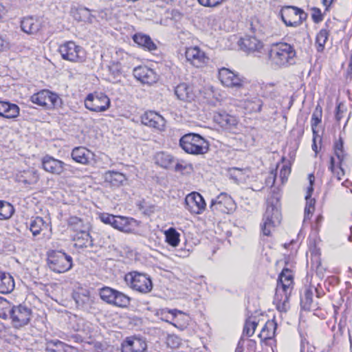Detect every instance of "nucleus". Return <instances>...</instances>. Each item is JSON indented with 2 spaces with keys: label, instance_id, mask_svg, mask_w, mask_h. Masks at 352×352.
<instances>
[{
  "label": "nucleus",
  "instance_id": "nucleus-26",
  "mask_svg": "<svg viewBox=\"0 0 352 352\" xmlns=\"http://www.w3.org/2000/svg\"><path fill=\"white\" fill-rule=\"evenodd\" d=\"M242 105L248 113H259L262 109L263 102L257 96H249L243 100Z\"/></svg>",
  "mask_w": 352,
  "mask_h": 352
},
{
  "label": "nucleus",
  "instance_id": "nucleus-35",
  "mask_svg": "<svg viewBox=\"0 0 352 352\" xmlns=\"http://www.w3.org/2000/svg\"><path fill=\"white\" fill-rule=\"evenodd\" d=\"M276 323L273 320H268L263 327L258 336L261 340L271 339L275 332Z\"/></svg>",
  "mask_w": 352,
  "mask_h": 352
},
{
  "label": "nucleus",
  "instance_id": "nucleus-62",
  "mask_svg": "<svg viewBox=\"0 0 352 352\" xmlns=\"http://www.w3.org/2000/svg\"><path fill=\"white\" fill-rule=\"evenodd\" d=\"M312 149H313L316 153H317V152H318V151H317V146H316V138H315V137H314V138H313Z\"/></svg>",
  "mask_w": 352,
  "mask_h": 352
},
{
  "label": "nucleus",
  "instance_id": "nucleus-15",
  "mask_svg": "<svg viewBox=\"0 0 352 352\" xmlns=\"http://www.w3.org/2000/svg\"><path fill=\"white\" fill-rule=\"evenodd\" d=\"M185 208L192 214H201L206 208L203 197L197 192L189 193L184 200Z\"/></svg>",
  "mask_w": 352,
  "mask_h": 352
},
{
  "label": "nucleus",
  "instance_id": "nucleus-10",
  "mask_svg": "<svg viewBox=\"0 0 352 352\" xmlns=\"http://www.w3.org/2000/svg\"><path fill=\"white\" fill-rule=\"evenodd\" d=\"M110 105V99L102 92L89 94L85 100V107L91 111L103 112L107 111Z\"/></svg>",
  "mask_w": 352,
  "mask_h": 352
},
{
  "label": "nucleus",
  "instance_id": "nucleus-3",
  "mask_svg": "<svg viewBox=\"0 0 352 352\" xmlns=\"http://www.w3.org/2000/svg\"><path fill=\"white\" fill-rule=\"evenodd\" d=\"M296 52L294 47L287 43H277L272 45L269 57L273 65L285 67L295 63Z\"/></svg>",
  "mask_w": 352,
  "mask_h": 352
},
{
  "label": "nucleus",
  "instance_id": "nucleus-40",
  "mask_svg": "<svg viewBox=\"0 0 352 352\" xmlns=\"http://www.w3.org/2000/svg\"><path fill=\"white\" fill-rule=\"evenodd\" d=\"M329 32L327 30H321L316 36V44L318 45L317 50L322 52L324 49V45L328 39Z\"/></svg>",
  "mask_w": 352,
  "mask_h": 352
},
{
  "label": "nucleus",
  "instance_id": "nucleus-47",
  "mask_svg": "<svg viewBox=\"0 0 352 352\" xmlns=\"http://www.w3.org/2000/svg\"><path fill=\"white\" fill-rule=\"evenodd\" d=\"M307 200V204L305 208V219H310L315 210V200L308 197Z\"/></svg>",
  "mask_w": 352,
  "mask_h": 352
},
{
  "label": "nucleus",
  "instance_id": "nucleus-9",
  "mask_svg": "<svg viewBox=\"0 0 352 352\" xmlns=\"http://www.w3.org/2000/svg\"><path fill=\"white\" fill-rule=\"evenodd\" d=\"M283 23L287 26L297 27L306 20L307 14L295 6L283 7L280 13Z\"/></svg>",
  "mask_w": 352,
  "mask_h": 352
},
{
  "label": "nucleus",
  "instance_id": "nucleus-52",
  "mask_svg": "<svg viewBox=\"0 0 352 352\" xmlns=\"http://www.w3.org/2000/svg\"><path fill=\"white\" fill-rule=\"evenodd\" d=\"M114 215L109 213H101L99 215L100 220L105 224H111V221L113 219Z\"/></svg>",
  "mask_w": 352,
  "mask_h": 352
},
{
  "label": "nucleus",
  "instance_id": "nucleus-37",
  "mask_svg": "<svg viewBox=\"0 0 352 352\" xmlns=\"http://www.w3.org/2000/svg\"><path fill=\"white\" fill-rule=\"evenodd\" d=\"M166 242L173 247H176L179 243L180 234L173 228H170L164 232Z\"/></svg>",
  "mask_w": 352,
  "mask_h": 352
},
{
  "label": "nucleus",
  "instance_id": "nucleus-12",
  "mask_svg": "<svg viewBox=\"0 0 352 352\" xmlns=\"http://www.w3.org/2000/svg\"><path fill=\"white\" fill-rule=\"evenodd\" d=\"M219 79L223 85L236 91L243 90L245 85L244 78L226 67L219 70Z\"/></svg>",
  "mask_w": 352,
  "mask_h": 352
},
{
  "label": "nucleus",
  "instance_id": "nucleus-50",
  "mask_svg": "<svg viewBox=\"0 0 352 352\" xmlns=\"http://www.w3.org/2000/svg\"><path fill=\"white\" fill-rule=\"evenodd\" d=\"M224 0H198V2L205 7H217L221 5Z\"/></svg>",
  "mask_w": 352,
  "mask_h": 352
},
{
  "label": "nucleus",
  "instance_id": "nucleus-36",
  "mask_svg": "<svg viewBox=\"0 0 352 352\" xmlns=\"http://www.w3.org/2000/svg\"><path fill=\"white\" fill-rule=\"evenodd\" d=\"M155 162L160 166L168 168H170L174 162V157L165 152L157 153L155 155Z\"/></svg>",
  "mask_w": 352,
  "mask_h": 352
},
{
  "label": "nucleus",
  "instance_id": "nucleus-19",
  "mask_svg": "<svg viewBox=\"0 0 352 352\" xmlns=\"http://www.w3.org/2000/svg\"><path fill=\"white\" fill-rule=\"evenodd\" d=\"M141 121L143 124L160 131L164 130L166 124L165 119L153 111L145 112L141 117Z\"/></svg>",
  "mask_w": 352,
  "mask_h": 352
},
{
  "label": "nucleus",
  "instance_id": "nucleus-22",
  "mask_svg": "<svg viewBox=\"0 0 352 352\" xmlns=\"http://www.w3.org/2000/svg\"><path fill=\"white\" fill-rule=\"evenodd\" d=\"M72 240L74 241V247L78 249L91 248L95 245L94 239L90 235L89 230L74 234Z\"/></svg>",
  "mask_w": 352,
  "mask_h": 352
},
{
  "label": "nucleus",
  "instance_id": "nucleus-59",
  "mask_svg": "<svg viewBox=\"0 0 352 352\" xmlns=\"http://www.w3.org/2000/svg\"><path fill=\"white\" fill-rule=\"evenodd\" d=\"M186 169V166L182 164L177 162L175 166V170L176 172H182Z\"/></svg>",
  "mask_w": 352,
  "mask_h": 352
},
{
  "label": "nucleus",
  "instance_id": "nucleus-53",
  "mask_svg": "<svg viewBox=\"0 0 352 352\" xmlns=\"http://www.w3.org/2000/svg\"><path fill=\"white\" fill-rule=\"evenodd\" d=\"M290 168L287 166L283 165L280 170V177L281 178L282 182L287 179L288 175L290 174Z\"/></svg>",
  "mask_w": 352,
  "mask_h": 352
},
{
  "label": "nucleus",
  "instance_id": "nucleus-39",
  "mask_svg": "<svg viewBox=\"0 0 352 352\" xmlns=\"http://www.w3.org/2000/svg\"><path fill=\"white\" fill-rule=\"evenodd\" d=\"M44 221L41 217H37L34 219L31 220L30 223V230L34 236L40 234L42 228L44 226Z\"/></svg>",
  "mask_w": 352,
  "mask_h": 352
},
{
  "label": "nucleus",
  "instance_id": "nucleus-4",
  "mask_svg": "<svg viewBox=\"0 0 352 352\" xmlns=\"http://www.w3.org/2000/svg\"><path fill=\"white\" fill-rule=\"evenodd\" d=\"M209 142L198 133H189L179 140L180 147L191 155H204L209 151Z\"/></svg>",
  "mask_w": 352,
  "mask_h": 352
},
{
  "label": "nucleus",
  "instance_id": "nucleus-11",
  "mask_svg": "<svg viewBox=\"0 0 352 352\" xmlns=\"http://www.w3.org/2000/svg\"><path fill=\"white\" fill-rule=\"evenodd\" d=\"M58 52L63 59L71 62H82L85 58V53L82 47L73 41H67L60 45Z\"/></svg>",
  "mask_w": 352,
  "mask_h": 352
},
{
  "label": "nucleus",
  "instance_id": "nucleus-56",
  "mask_svg": "<svg viewBox=\"0 0 352 352\" xmlns=\"http://www.w3.org/2000/svg\"><path fill=\"white\" fill-rule=\"evenodd\" d=\"M344 105L342 103H339L336 107V119L337 121H340L342 118V113L344 112Z\"/></svg>",
  "mask_w": 352,
  "mask_h": 352
},
{
  "label": "nucleus",
  "instance_id": "nucleus-31",
  "mask_svg": "<svg viewBox=\"0 0 352 352\" xmlns=\"http://www.w3.org/2000/svg\"><path fill=\"white\" fill-rule=\"evenodd\" d=\"M104 182L114 187H118L126 181V176L118 171L109 170L104 175Z\"/></svg>",
  "mask_w": 352,
  "mask_h": 352
},
{
  "label": "nucleus",
  "instance_id": "nucleus-33",
  "mask_svg": "<svg viewBox=\"0 0 352 352\" xmlns=\"http://www.w3.org/2000/svg\"><path fill=\"white\" fill-rule=\"evenodd\" d=\"M67 224L69 229L75 234L89 230V224L85 223L82 219L75 216L69 218Z\"/></svg>",
  "mask_w": 352,
  "mask_h": 352
},
{
  "label": "nucleus",
  "instance_id": "nucleus-46",
  "mask_svg": "<svg viewBox=\"0 0 352 352\" xmlns=\"http://www.w3.org/2000/svg\"><path fill=\"white\" fill-rule=\"evenodd\" d=\"M256 327L257 323L255 321H251L250 320H246L243 328V334H245L248 337L252 336Z\"/></svg>",
  "mask_w": 352,
  "mask_h": 352
},
{
  "label": "nucleus",
  "instance_id": "nucleus-25",
  "mask_svg": "<svg viewBox=\"0 0 352 352\" xmlns=\"http://www.w3.org/2000/svg\"><path fill=\"white\" fill-rule=\"evenodd\" d=\"M241 48L247 52H259L263 48L262 42L256 36H245L239 41Z\"/></svg>",
  "mask_w": 352,
  "mask_h": 352
},
{
  "label": "nucleus",
  "instance_id": "nucleus-54",
  "mask_svg": "<svg viewBox=\"0 0 352 352\" xmlns=\"http://www.w3.org/2000/svg\"><path fill=\"white\" fill-rule=\"evenodd\" d=\"M315 177L313 174H310L309 175V186L307 188V195L305 196V199H308V197H311V194L314 191L313 185L314 183Z\"/></svg>",
  "mask_w": 352,
  "mask_h": 352
},
{
  "label": "nucleus",
  "instance_id": "nucleus-60",
  "mask_svg": "<svg viewBox=\"0 0 352 352\" xmlns=\"http://www.w3.org/2000/svg\"><path fill=\"white\" fill-rule=\"evenodd\" d=\"M8 47V43L6 41L0 36V51Z\"/></svg>",
  "mask_w": 352,
  "mask_h": 352
},
{
  "label": "nucleus",
  "instance_id": "nucleus-7",
  "mask_svg": "<svg viewBox=\"0 0 352 352\" xmlns=\"http://www.w3.org/2000/svg\"><path fill=\"white\" fill-rule=\"evenodd\" d=\"M30 100L33 103L47 109L58 108L62 105V99L60 96L48 89H42L34 94Z\"/></svg>",
  "mask_w": 352,
  "mask_h": 352
},
{
  "label": "nucleus",
  "instance_id": "nucleus-23",
  "mask_svg": "<svg viewBox=\"0 0 352 352\" xmlns=\"http://www.w3.org/2000/svg\"><path fill=\"white\" fill-rule=\"evenodd\" d=\"M20 108L8 101H0V116L6 119H14L19 115Z\"/></svg>",
  "mask_w": 352,
  "mask_h": 352
},
{
  "label": "nucleus",
  "instance_id": "nucleus-6",
  "mask_svg": "<svg viewBox=\"0 0 352 352\" xmlns=\"http://www.w3.org/2000/svg\"><path fill=\"white\" fill-rule=\"evenodd\" d=\"M126 284L133 290L142 294L150 292L153 288L151 279L146 274L131 272L125 275Z\"/></svg>",
  "mask_w": 352,
  "mask_h": 352
},
{
  "label": "nucleus",
  "instance_id": "nucleus-32",
  "mask_svg": "<svg viewBox=\"0 0 352 352\" xmlns=\"http://www.w3.org/2000/svg\"><path fill=\"white\" fill-rule=\"evenodd\" d=\"M14 288L13 277L8 273L0 271V292L10 293Z\"/></svg>",
  "mask_w": 352,
  "mask_h": 352
},
{
  "label": "nucleus",
  "instance_id": "nucleus-58",
  "mask_svg": "<svg viewBox=\"0 0 352 352\" xmlns=\"http://www.w3.org/2000/svg\"><path fill=\"white\" fill-rule=\"evenodd\" d=\"M7 12L8 9L6 8L5 6L0 3V19H3Z\"/></svg>",
  "mask_w": 352,
  "mask_h": 352
},
{
  "label": "nucleus",
  "instance_id": "nucleus-43",
  "mask_svg": "<svg viewBox=\"0 0 352 352\" xmlns=\"http://www.w3.org/2000/svg\"><path fill=\"white\" fill-rule=\"evenodd\" d=\"M11 303L3 298L0 297V318H8V311L10 309Z\"/></svg>",
  "mask_w": 352,
  "mask_h": 352
},
{
  "label": "nucleus",
  "instance_id": "nucleus-57",
  "mask_svg": "<svg viewBox=\"0 0 352 352\" xmlns=\"http://www.w3.org/2000/svg\"><path fill=\"white\" fill-rule=\"evenodd\" d=\"M312 296L313 293L311 289H307L305 292V299L306 300V304L310 305L312 302Z\"/></svg>",
  "mask_w": 352,
  "mask_h": 352
},
{
  "label": "nucleus",
  "instance_id": "nucleus-45",
  "mask_svg": "<svg viewBox=\"0 0 352 352\" xmlns=\"http://www.w3.org/2000/svg\"><path fill=\"white\" fill-rule=\"evenodd\" d=\"M250 30L254 34H262L263 28L260 21L256 17L251 18L250 21Z\"/></svg>",
  "mask_w": 352,
  "mask_h": 352
},
{
  "label": "nucleus",
  "instance_id": "nucleus-61",
  "mask_svg": "<svg viewBox=\"0 0 352 352\" xmlns=\"http://www.w3.org/2000/svg\"><path fill=\"white\" fill-rule=\"evenodd\" d=\"M33 175H34V182H28L27 180H24L23 182L25 184H32V183L36 182L38 179V175L36 172H33Z\"/></svg>",
  "mask_w": 352,
  "mask_h": 352
},
{
  "label": "nucleus",
  "instance_id": "nucleus-55",
  "mask_svg": "<svg viewBox=\"0 0 352 352\" xmlns=\"http://www.w3.org/2000/svg\"><path fill=\"white\" fill-rule=\"evenodd\" d=\"M64 345H65V344L63 342H61V341H60L58 340H50V341L47 342V343L46 349L47 351H50L51 352H55L54 349H50L51 346H63Z\"/></svg>",
  "mask_w": 352,
  "mask_h": 352
},
{
  "label": "nucleus",
  "instance_id": "nucleus-41",
  "mask_svg": "<svg viewBox=\"0 0 352 352\" xmlns=\"http://www.w3.org/2000/svg\"><path fill=\"white\" fill-rule=\"evenodd\" d=\"M179 314H182V311H179L177 309H165L160 311V314H159L161 316V319L162 320H164L167 322L172 323L169 320L172 319L173 320L177 315Z\"/></svg>",
  "mask_w": 352,
  "mask_h": 352
},
{
  "label": "nucleus",
  "instance_id": "nucleus-27",
  "mask_svg": "<svg viewBox=\"0 0 352 352\" xmlns=\"http://www.w3.org/2000/svg\"><path fill=\"white\" fill-rule=\"evenodd\" d=\"M21 30L28 34H34L39 31L41 28V21L32 16H27L21 22Z\"/></svg>",
  "mask_w": 352,
  "mask_h": 352
},
{
  "label": "nucleus",
  "instance_id": "nucleus-44",
  "mask_svg": "<svg viewBox=\"0 0 352 352\" xmlns=\"http://www.w3.org/2000/svg\"><path fill=\"white\" fill-rule=\"evenodd\" d=\"M322 117V108L319 106L316 107L314 112L312 114L311 117V127L313 133L315 134L316 133L315 128L317 125L321 122Z\"/></svg>",
  "mask_w": 352,
  "mask_h": 352
},
{
  "label": "nucleus",
  "instance_id": "nucleus-42",
  "mask_svg": "<svg viewBox=\"0 0 352 352\" xmlns=\"http://www.w3.org/2000/svg\"><path fill=\"white\" fill-rule=\"evenodd\" d=\"M74 299L77 307L82 309H86L89 302V296L85 294H76L74 296Z\"/></svg>",
  "mask_w": 352,
  "mask_h": 352
},
{
  "label": "nucleus",
  "instance_id": "nucleus-1",
  "mask_svg": "<svg viewBox=\"0 0 352 352\" xmlns=\"http://www.w3.org/2000/svg\"><path fill=\"white\" fill-rule=\"evenodd\" d=\"M292 271L284 268L278 276L274 303L280 312H287L289 308V299L292 289Z\"/></svg>",
  "mask_w": 352,
  "mask_h": 352
},
{
  "label": "nucleus",
  "instance_id": "nucleus-24",
  "mask_svg": "<svg viewBox=\"0 0 352 352\" xmlns=\"http://www.w3.org/2000/svg\"><path fill=\"white\" fill-rule=\"evenodd\" d=\"M71 156L77 163L88 164L94 154L84 146H78L72 150Z\"/></svg>",
  "mask_w": 352,
  "mask_h": 352
},
{
  "label": "nucleus",
  "instance_id": "nucleus-17",
  "mask_svg": "<svg viewBox=\"0 0 352 352\" xmlns=\"http://www.w3.org/2000/svg\"><path fill=\"white\" fill-rule=\"evenodd\" d=\"M111 226L124 233H131L137 227V221L133 218H129L124 216L114 215Z\"/></svg>",
  "mask_w": 352,
  "mask_h": 352
},
{
  "label": "nucleus",
  "instance_id": "nucleus-48",
  "mask_svg": "<svg viewBox=\"0 0 352 352\" xmlns=\"http://www.w3.org/2000/svg\"><path fill=\"white\" fill-rule=\"evenodd\" d=\"M341 164L342 163H340V164L339 163V166L338 168V170L337 172H336L335 159L333 157H331L330 166H329V168L333 173L336 175L337 179L338 180H341L342 177L344 176V171L343 168L341 167Z\"/></svg>",
  "mask_w": 352,
  "mask_h": 352
},
{
  "label": "nucleus",
  "instance_id": "nucleus-14",
  "mask_svg": "<svg viewBox=\"0 0 352 352\" xmlns=\"http://www.w3.org/2000/svg\"><path fill=\"white\" fill-rule=\"evenodd\" d=\"M236 205L232 198L225 192H221L217 197L212 199L210 208L215 213L228 214L235 209Z\"/></svg>",
  "mask_w": 352,
  "mask_h": 352
},
{
  "label": "nucleus",
  "instance_id": "nucleus-30",
  "mask_svg": "<svg viewBox=\"0 0 352 352\" xmlns=\"http://www.w3.org/2000/svg\"><path fill=\"white\" fill-rule=\"evenodd\" d=\"M133 40L139 46L149 52L157 50L156 44L148 35L142 33H136L133 36Z\"/></svg>",
  "mask_w": 352,
  "mask_h": 352
},
{
  "label": "nucleus",
  "instance_id": "nucleus-20",
  "mask_svg": "<svg viewBox=\"0 0 352 352\" xmlns=\"http://www.w3.org/2000/svg\"><path fill=\"white\" fill-rule=\"evenodd\" d=\"M122 352H144L147 348L146 341L140 338L128 337L122 343Z\"/></svg>",
  "mask_w": 352,
  "mask_h": 352
},
{
  "label": "nucleus",
  "instance_id": "nucleus-38",
  "mask_svg": "<svg viewBox=\"0 0 352 352\" xmlns=\"http://www.w3.org/2000/svg\"><path fill=\"white\" fill-rule=\"evenodd\" d=\"M14 211V209L12 204L5 201H0V219L10 218Z\"/></svg>",
  "mask_w": 352,
  "mask_h": 352
},
{
  "label": "nucleus",
  "instance_id": "nucleus-2",
  "mask_svg": "<svg viewBox=\"0 0 352 352\" xmlns=\"http://www.w3.org/2000/svg\"><path fill=\"white\" fill-rule=\"evenodd\" d=\"M281 213L279 200L272 196L267 201V208L261 223V232L264 236H270L275 228L280 223Z\"/></svg>",
  "mask_w": 352,
  "mask_h": 352
},
{
  "label": "nucleus",
  "instance_id": "nucleus-34",
  "mask_svg": "<svg viewBox=\"0 0 352 352\" xmlns=\"http://www.w3.org/2000/svg\"><path fill=\"white\" fill-rule=\"evenodd\" d=\"M74 17L78 21L92 23L95 18L91 11L85 7H79L74 12Z\"/></svg>",
  "mask_w": 352,
  "mask_h": 352
},
{
  "label": "nucleus",
  "instance_id": "nucleus-49",
  "mask_svg": "<svg viewBox=\"0 0 352 352\" xmlns=\"http://www.w3.org/2000/svg\"><path fill=\"white\" fill-rule=\"evenodd\" d=\"M335 155L337 157L339 162L342 163L344 160V152H343V142L340 140L339 142H336L334 146Z\"/></svg>",
  "mask_w": 352,
  "mask_h": 352
},
{
  "label": "nucleus",
  "instance_id": "nucleus-51",
  "mask_svg": "<svg viewBox=\"0 0 352 352\" xmlns=\"http://www.w3.org/2000/svg\"><path fill=\"white\" fill-rule=\"evenodd\" d=\"M312 11H313V12L311 14V17H312L313 21L317 23L322 21L323 18H322V15L321 14L320 10L318 8H313Z\"/></svg>",
  "mask_w": 352,
  "mask_h": 352
},
{
  "label": "nucleus",
  "instance_id": "nucleus-8",
  "mask_svg": "<svg viewBox=\"0 0 352 352\" xmlns=\"http://www.w3.org/2000/svg\"><path fill=\"white\" fill-rule=\"evenodd\" d=\"M99 295L107 303L120 307H126L131 301V298L126 294L109 287L101 288Z\"/></svg>",
  "mask_w": 352,
  "mask_h": 352
},
{
  "label": "nucleus",
  "instance_id": "nucleus-18",
  "mask_svg": "<svg viewBox=\"0 0 352 352\" xmlns=\"http://www.w3.org/2000/svg\"><path fill=\"white\" fill-rule=\"evenodd\" d=\"M66 164L48 155L42 159V167L47 173L60 175L65 170Z\"/></svg>",
  "mask_w": 352,
  "mask_h": 352
},
{
  "label": "nucleus",
  "instance_id": "nucleus-28",
  "mask_svg": "<svg viewBox=\"0 0 352 352\" xmlns=\"http://www.w3.org/2000/svg\"><path fill=\"white\" fill-rule=\"evenodd\" d=\"M214 120L225 129H231L232 126H236L237 124L236 118L228 114L225 111L215 113Z\"/></svg>",
  "mask_w": 352,
  "mask_h": 352
},
{
  "label": "nucleus",
  "instance_id": "nucleus-16",
  "mask_svg": "<svg viewBox=\"0 0 352 352\" xmlns=\"http://www.w3.org/2000/svg\"><path fill=\"white\" fill-rule=\"evenodd\" d=\"M185 56L188 62L196 67H201L208 62V58L198 47L186 48Z\"/></svg>",
  "mask_w": 352,
  "mask_h": 352
},
{
  "label": "nucleus",
  "instance_id": "nucleus-64",
  "mask_svg": "<svg viewBox=\"0 0 352 352\" xmlns=\"http://www.w3.org/2000/svg\"><path fill=\"white\" fill-rule=\"evenodd\" d=\"M332 2V0H323V3L324 6H329Z\"/></svg>",
  "mask_w": 352,
  "mask_h": 352
},
{
  "label": "nucleus",
  "instance_id": "nucleus-29",
  "mask_svg": "<svg viewBox=\"0 0 352 352\" xmlns=\"http://www.w3.org/2000/svg\"><path fill=\"white\" fill-rule=\"evenodd\" d=\"M175 94L180 100L190 102L195 98L192 88L186 83H180L175 89Z\"/></svg>",
  "mask_w": 352,
  "mask_h": 352
},
{
  "label": "nucleus",
  "instance_id": "nucleus-63",
  "mask_svg": "<svg viewBox=\"0 0 352 352\" xmlns=\"http://www.w3.org/2000/svg\"><path fill=\"white\" fill-rule=\"evenodd\" d=\"M243 349L242 346H240L239 344H238L236 348L235 349L234 352H243Z\"/></svg>",
  "mask_w": 352,
  "mask_h": 352
},
{
  "label": "nucleus",
  "instance_id": "nucleus-21",
  "mask_svg": "<svg viewBox=\"0 0 352 352\" xmlns=\"http://www.w3.org/2000/svg\"><path fill=\"white\" fill-rule=\"evenodd\" d=\"M133 76L143 84L152 85L157 80V75L154 70L146 66L134 68Z\"/></svg>",
  "mask_w": 352,
  "mask_h": 352
},
{
  "label": "nucleus",
  "instance_id": "nucleus-5",
  "mask_svg": "<svg viewBox=\"0 0 352 352\" xmlns=\"http://www.w3.org/2000/svg\"><path fill=\"white\" fill-rule=\"evenodd\" d=\"M47 264L51 270L60 274L72 267L73 259L63 251L52 250L47 254Z\"/></svg>",
  "mask_w": 352,
  "mask_h": 352
},
{
  "label": "nucleus",
  "instance_id": "nucleus-13",
  "mask_svg": "<svg viewBox=\"0 0 352 352\" xmlns=\"http://www.w3.org/2000/svg\"><path fill=\"white\" fill-rule=\"evenodd\" d=\"M32 311L30 308L23 306H10L8 311V318L12 320V323L15 328H20L26 325L30 320Z\"/></svg>",
  "mask_w": 352,
  "mask_h": 352
}]
</instances>
